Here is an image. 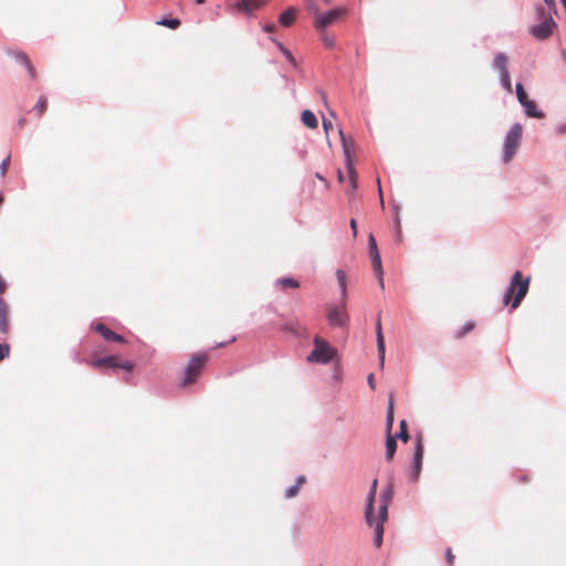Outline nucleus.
I'll return each mask as SVG.
<instances>
[{
	"mask_svg": "<svg viewBox=\"0 0 566 566\" xmlns=\"http://www.w3.org/2000/svg\"><path fill=\"white\" fill-rule=\"evenodd\" d=\"M336 277L340 287L342 302L338 305L329 306L327 318L332 326L344 327L348 321L345 303V297L347 296L346 274L342 269H338Z\"/></svg>",
	"mask_w": 566,
	"mask_h": 566,
	"instance_id": "obj_1",
	"label": "nucleus"
},
{
	"mask_svg": "<svg viewBox=\"0 0 566 566\" xmlns=\"http://www.w3.org/2000/svg\"><path fill=\"white\" fill-rule=\"evenodd\" d=\"M530 287V277L523 279L521 271H515L511 277L510 285L504 294L503 302L511 307L516 308L520 306L523 298L526 296Z\"/></svg>",
	"mask_w": 566,
	"mask_h": 566,
	"instance_id": "obj_2",
	"label": "nucleus"
},
{
	"mask_svg": "<svg viewBox=\"0 0 566 566\" xmlns=\"http://www.w3.org/2000/svg\"><path fill=\"white\" fill-rule=\"evenodd\" d=\"M522 124L514 123L504 137L502 155V159L504 163H510L512 158L516 155L522 140Z\"/></svg>",
	"mask_w": 566,
	"mask_h": 566,
	"instance_id": "obj_3",
	"label": "nucleus"
},
{
	"mask_svg": "<svg viewBox=\"0 0 566 566\" xmlns=\"http://www.w3.org/2000/svg\"><path fill=\"white\" fill-rule=\"evenodd\" d=\"M536 14L541 22L532 25L530 33L537 40L548 39L553 34L557 24L554 21L552 13L546 12V10L542 7L537 8Z\"/></svg>",
	"mask_w": 566,
	"mask_h": 566,
	"instance_id": "obj_4",
	"label": "nucleus"
},
{
	"mask_svg": "<svg viewBox=\"0 0 566 566\" xmlns=\"http://www.w3.org/2000/svg\"><path fill=\"white\" fill-rule=\"evenodd\" d=\"M335 354V349L326 340L316 336L314 338V349L307 356V361L325 365L334 359Z\"/></svg>",
	"mask_w": 566,
	"mask_h": 566,
	"instance_id": "obj_5",
	"label": "nucleus"
},
{
	"mask_svg": "<svg viewBox=\"0 0 566 566\" xmlns=\"http://www.w3.org/2000/svg\"><path fill=\"white\" fill-rule=\"evenodd\" d=\"M493 70L499 72V80L501 86L509 93H512L511 77L507 71V57L504 53L499 52L495 54L492 63Z\"/></svg>",
	"mask_w": 566,
	"mask_h": 566,
	"instance_id": "obj_6",
	"label": "nucleus"
},
{
	"mask_svg": "<svg viewBox=\"0 0 566 566\" xmlns=\"http://www.w3.org/2000/svg\"><path fill=\"white\" fill-rule=\"evenodd\" d=\"M340 143L343 147L344 158H345V166L349 176V181L353 189H356L357 187V180H358V174L354 167L353 161V153L350 148V144L347 140V137L345 136L344 132L342 129L338 130Z\"/></svg>",
	"mask_w": 566,
	"mask_h": 566,
	"instance_id": "obj_7",
	"label": "nucleus"
},
{
	"mask_svg": "<svg viewBox=\"0 0 566 566\" xmlns=\"http://www.w3.org/2000/svg\"><path fill=\"white\" fill-rule=\"evenodd\" d=\"M311 9L316 13L314 27L318 31H324L328 24L342 18L346 10L344 8H334L327 12L318 13V9L313 4Z\"/></svg>",
	"mask_w": 566,
	"mask_h": 566,
	"instance_id": "obj_8",
	"label": "nucleus"
},
{
	"mask_svg": "<svg viewBox=\"0 0 566 566\" xmlns=\"http://www.w3.org/2000/svg\"><path fill=\"white\" fill-rule=\"evenodd\" d=\"M207 359H208V356L206 354H197L190 358V360L186 367V370H185V377L181 381L182 386H188V385L195 382L196 376L202 369Z\"/></svg>",
	"mask_w": 566,
	"mask_h": 566,
	"instance_id": "obj_9",
	"label": "nucleus"
},
{
	"mask_svg": "<svg viewBox=\"0 0 566 566\" xmlns=\"http://www.w3.org/2000/svg\"><path fill=\"white\" fill-rule=\"evenodd\" d=\"M423 461V444L421 437H417L415 442L412 464L409 470L408 480L410 483H416L421 474Z\"/></svg>",
	"mask_w": 566,
	"mask_h": 566,
	"instance_id": "obj_10",
	"label": "nucleus"
},
{
	"mask_svg": "<svg viewBox=\"0 0 566 566\" xmlns=\"http://www.w3.org/2000/svg\"><path fill=\"white\" fill-rule=\"evenodd\" d=\"M377 484L378 481L375 479L369 488L366 497L365 521L370 527H373L375 522V501L377 494Z\"/></svg>",
	"mask_w": 566,
	"mask_h": 566,
	"instance_id": "obj_11",
	"label": "nucleus"
},
{
	"mask_svg": "<svg viewBox=\"0 0 566 566\" xmlns=\"http://www.w3.org/2000/svg\"><path fill=\"white\" fill-rule=\"evenodd\" d=\"M375 329H376V343H377L378 359H379L380 367L382 368L385 365L386 347H385V338H384L382 328H381L380 313L377 315Z\"/></svg>",
	"mask_w": 566,
	"mask_h": 566,
	"instance_id": "obj_12",
	"label": "nucleus"
},
{
	"mask_svg": "<svg viewBox=\"0 0 566 566\" xmlns=\"http://www.w3.org/2000/svg\"><path fill=\"white\" fill-rule=\"evenodd\" d=\"M9 308L3 298L0 297V333H9Z\"/></svg>",
	"mask_w": 566,
	"mask_h": 566,
	"instance_id": "obj_13",
	"label": "nucleus"
},
{
	"mask_svg": "<svg viewBox=\"0 0 566 566\" xmlns=\"http://www.w3.org/2000/svg\"><path fill=\"white\" fill-rule=\"evenodd\" d=\"M95 331L98 332L106 340L124 342V337L122 335H118L115 332L111 331L102 323H97L95 325Z\"/></svg>",
	"mask_w": 566,
	"mask_h": 566,
	"instance_id": "obj_14",
	"label": "nucleus"
},
{
	"mask_svg": "<svg viewBox=\"0 0 566 566\" xmlns=\"http://www.w3.org/2000/svg\"><path fill=\"white\" fill-rule=\"evenodd\" d=\"M262 4L263 0H239L235 3V8L244 11L247 14H252V11L260 8Z\"/></svg>",
	"mask_w": 566,
	"mask_h": 566,
	"instance_id": "obj_15",
	"label": "nucleus"
},
{
	"mask_svg": "<svg viewBox=\"0 0 566 566\" xmlns=\"http://www.w3.org/2000/svg\"><path fill=\"white\" fill-rule=\"evenodd\" d=\"M93 367L101 368V367H108V368H116L118 365V357L115 355L105 356L102 358H97L91 363Z\"/></svg>",
	"mask_w": 566,
	"mask_h": 566,
	"instance_id": "obj_16",
	"label": "nucleus"
},
{
	"mask_svg": "<svg viewBox=\"0 0 566 566\" xmlns=\"http://www.w3.org/2000/svg\"><path fill=\"white\" fill-rule=\"evenodd\" d=\"M522 107L524 108V113L527 117L531 118H544L545 114L544 112L537 109V106L534 101L530 99L522 104Z\"/></svg>",
	"mask_w": 566,
	"mask_h": 566,
	"instance_id": "obj_17",
	"label": "nucleus"
},
{
	"mask_svg": "<svg viewBox=\"0 0 566 566\" xmlns=\"http://www.w3.org/2000/svg\"><path fill=\"white\" fill-rule=\"evenodd\" d=\"M12 56L18 63L25 65L28 72L32 78L35 76V70L32 66V64H31L30 60L28 59V56L25 55V53H23L22 51H17V52L12 53Z\"/></svg>",
	"mask_w": 566,
	"mask_h": 566,
	"instance_id": "obj_18",
	"label": "nucleus"
},
{
	"mask_svg": "<svg viewBox=\"0 0 566 566\" xmlns=\"http://www.w3.org/2000/svg\"><path fill=\"white\" fill-rule=\"evenodd\" d=\"M395 421L394 401L392 396H389V401L386 411V434H391L392 426Z\"/></svg>",
	"mask_w": 566,
	"mask_h": 566,
	"instance_id": "obj_19",
	"label": "nucleus"
},
{
	"mask_svg": "<svg viewBox=\"0 0 566 566\" xmlns=\"http://www.w3.org/2000/svg\"><path fill=\"white\" fill-rule=\"evenodd\" d=\"M369 256H370L374 273H375L377 280L381 281V275H384V269H382V264H381L380 253L379 252L371 253V254H369Z\"/></svg>",
	"mask_w": 566,
	"mask_h": 566,
	"instance_id": "obj_20",
	"label": "nucleus"
},
{
	"mask_svg": "<svg viewBox=\"0 0 566 566\" xmlns=\"http://www.w3.org/2000/svg\"><path fill=\"white\" fill-rule=\"evenodd\" d=\"M301 119L302 123L308 128H316L318 126V122L315 114L310 109H305L302 112Z\"/></svg>",
	"mask_w": 566,
	"mask_h": 566,
	"instance_id": "obj_21",
	"label": "nucleus"
},
{
	"mask_svg": "<svg viewBox=\"0 0 566 566\" xmlns=\"http://www.w3.org/2000/svg\"><path fill=\"white\" fill-rule=\"evenodd\" d=\"M396 450H397L396 439L394 438V436L387 434V437H386V453H385L386 460L390 461L394 458Z\"/></svg>",
	"mask_w": 566,
	"mask_h": 566,
	"instance_id": "obj_22",
	"label": "nucleus"
},
{
	"mask_svg": "<svg viewBox=\"0 0 566 566\" xmlns=\"http://www.w3.org/2000/svg\"><path fill=\"white\" fill-rule=\"evenodd\" d=\"M305 482V476L304 475H300L297 476L296 479V483L289 486L285 492H284V495L286 499H291V497H294L297 495L298 493V490H300V486Z\"/></svg>",
	"mask_w": 566,
	"mask_h": 566,
	"instance_id": "obj_23",
	"label": "nucleus"
},
{
	"mask_svg": "<svg viewBox=\"0 0 566 566\" xmlns=\"http://www.w3.org/2000/svg\"><path fill=\"white\" fill-rule=\"evenodd\" d=\"M295 20V11L294 9H287L286 11L282 12L279 17V21L283 27L291 25Z\"/></svg>",
	"mask_w": 566,
	"mask_h": 566,
	"instance_id": "obj_24",
	"label": "nucleus"
},
{
	"mask_svg": "<svg viewBox=\"0 0 566 566\" xmlns=\"http://www.w3.org/2000/svg\"><path fill=\"white\" fill-rule=\"evenodd\" d=\"M394 497V485L389 483L386 489L380 493V504L389 505Z\"/></svg>",
	"mask_w": 566,
	"mask_h": 566,
	"instance_id": "obj_25",
	"label": "nucleus"
},
{
	"mask_svg": "<svg viewBox=\"0 0 566 566\" xmlns=\"http://www.w3.org/2000/svg\"><path fill=\"white\" fill-rule=\"evenodd\" d=\"M373 526L375 527L374 544L376 547H380L382 544L384 525L374 523Z\"/></svg>",
	"mask_w": 566,
	"mask_h": 566,
	"instance_id": "obj_26",
	"label": "nucleus"
},
{
	"mask_svg": "<svg viewBox=\"0 0 566 566\" xmlns=\"http://www.w3.org/2000/svg\"><path fill=\"white\" fill-rule=\"evenodd\" d=\"M276 285H281L282 287H292L296 289L300 286L298 281L293 277H282L275 281Z\"/></svg>",
	"mask_w": 566,
	"mask_h": 566,
	"instance_id": "obj_27",
	"label": "nucleus"
},
{
	"mask_svg": "<svg viewBox=\"0 0 566 566\" xmlns=\"http://www.w3.org/2000/svg\"><path fill=\"white\" fill-rule=\"evenodd\" d=\"M159 25L167 27L169 29H177L180 25L179 19L176 18H163L157 22Z\"/></svg>",
	"mask_w": 566,
	"mask_h": 566,
	"instance_id": "obj_28",
	"label": "nucleus"
},
{
	"mask_svg": "<svg viewBox=\"0 0 566 566\" xmlns=\"http://www.w3.org/2000/svg\"><path fill=\"white\" fill-rule=\"evenodd\" d=\"M272 41L276 44V46L279 48V50L283 53V55L286 57V60L292 64V65H296V61L293 56V54L291 53V51H289L281 42H277L275 41L274 39H272Z\"/></svg>",
	"mask_w": 566,
	"mask_h": 566,
	"instance_id": "obj_29",
	"label": "nucleus"
},
{
	"mask_svg": "<svg viewBox=\"0 0 566 566\" xmlns=\"http://www.w3.org/2000/svg\"><path fill=\"white\" fill-rule=\"evenodd\" d=\"M395 439H400L403 442H407L410 438L408 430H407V422L405 420L400 421V430L396 433L394 437Z\"/></svg>",
	"mask_w": 566,
	"mask_h": 566,
	"instance_id": "obj_30",
	"label": "nucleus"
},
{
	"mask_svg": "<svg viewBox=\"0 0 566 566\" xmlns=\"http://www.w3.org/2000/svg\"><path fill=\"white\" fill-rule=\"evenodd\" d=\"M515 93H516L517 101H518V103H520L521 105H522L523 103H525V102L530 101V99L527 98V94H526V92H525V90H524V87H523V85H522L521 83H517V84L515 85Z\"/></svg>",
	"mask_w": 566,
	"mask_h": 566,
	"instance_id": "obj_31",
	"label": "nucleus"
},
{
	"mask_svg": "<svg viewBox=\"0 0 566 566\" xmlns=\"http://www.w3.org/2000/svg\"><path fill=\"white\" fill-rule=\"evenodd\" d=\"M388 507H389V505H386V504H380L379 505V509H378V522L376 524L384 525V523L387 521V518H388Z\"/></svg>",
	"mask_w": 566,
	"mask_h": 566,
	"instance_id": "obj_32",
	"label": "nucleus"
},
{
	"mask_svg": "<svg viewBox=\"0 0 566 566\" xmlns=\"http://www.w3.org/2000/svg\"><path fill=\"white\" fill-rule=\"evenodd\" d=\"M474 328L473 322H467L459 331L455 332V338H462L465 334L471 332Z\"/></svg>",
	"mask_w": 566,
	"mask_h": 566,
	"instance_id": "obj_33",
	"label": "nucleus"
},
{
	"mask_svg": "<svg viewBox=\"0 0 566 566\" xmlns=\"http://www.w3.org/2000/svg\"><path fill=\"white\" fill-rule=\"evenodd\" d=\"M396 210V217H395V231H396V239L400 240L401 237V228H400V217H399V207L395 206Z\"/></svg>",
	"mask_w": 566,
	"mask_h": 566,
	"instance_id": "obj_34",
	"label": "nucleus"
},
{
	"mask_svg": "<svg viewBox=\"0 0 566 566\" xmlns=\"http://www.w3.org/2000/svg\"><path fill=\"white\" fill-rule=\"evenodd\" d=\"M368 251H369V254L379 252L377 243H376V239H375L374 234H371V233L368 237Z\"/></svg>",
	"mask_w": 566,
	"mask_h": 566,
	"instance_id": "obj_35",
	"label": "nucleus"
},
{
	"mask_svg": "<svg viewBox=\"0 0 566 566\" xmlns=\"http://www.w3.org/2000/svg\"><path fill=\"white\" fill-rule=\"evenodd\" d=\"M46 98L45 97H40L34 109L38 111L39 113H42L45 108H46Z\"/></svg>",
	"mask_w": 566,
	"mask_h": 566,
	"instance_id": "obj_36",
	"label": "nucleus"
},
{
	"mask_svg": "<svg viewBox=\"0 0 566 566\" xmlns=\"http://www.w3.org/2000/svg\"><path fill=\"white\" fill-rule=\"evenodd\" d=\"M10 354V347L8 344L0 343V360L7 358Z\"/></svg>",
	"mask_w": 566,
	"mask_h": 566,
	"instance_id": "obj_37",
	"label": "nucleus"
},
{
	"mask_svg": "<svg viewBox=\"0 0 566 566\" xmlns=\"http://www.w3.org/2000/svg\"><path fill=\"white\" fill-rule=\"evenodd\" d=\"M116 368H120V369H124V370H126L127 373H129V371H132V370H133V368H134V364H133L132 361H128V360H126V361H122V363L118 360V365H117V367H116Z\"/></svg>",
	"mask_w": 566,
	"mask_h": 566,
	"instance_id": "obj_38",
	"label": "nucleus"
},
{
	"mask_svg": "<svg viewBox=\"0 0 566 566\" xmlns=\"http://www.w3.org/2000/svg\"><path fill=\"white\" fill-rule=\"evenodd\" d=\"M9 164H10V156H8L7 158H4L1 164H0V174L1 176H4L8 171V167H9Z\"/></svg>",
	"mask_w": 566,
	"mask_h": 566,
	"instance_id": "obj_39",
	"label": "nucleus"
},
{
	"mask_svg": "<svg viewBox=\"0 0 566 566\" xmlns=\"http://www.w3.org/2000/svg\"><path fill=\"white\" fill-rule=\"evenodd\" d=\"M544 2L547 6V12H551L552 14L557 12L555 0H544Z\"/></svg>",
	"mask_w": 566,
	"mask_h": 566,
	"instance_id": "obj_40",
	"label": "nucleus"
},
{
	"mask_svg": "<svg viewBox=\"0 0 566 566\" xmlns=\"http://www.w3.org/2000/svg\"><path fill=\"white\" fill-rule=\"evenodd\" d=\"M446 559L449 565H452L454 563V555L452 554L450 548L447 549Z\"/></svg>",
	"mask_w": 566,
	"mask_h": 566,
	"instance_id": "obj_41",
	"label": "nucleus"
},
{
	"mask_svg": "<svg viewBox=\"0 0 566 566\" xmlns=\"http://www.w3.org/2000/svg\"><path fill=\"white\" fill-rule=\"evenodd\" d=\"M556 133H557L558 135H564V134H566V124L558 125V126L556 127Z\"/></svg>",
	"mask_w": 566,
	"mask_h": 566,
	"instance_id": "obj_42",
	"label": "nucleus"
},
{
	"mask_svg": "<svg viewBox=\"0 0 566 566\" xmlns=\"http://www.w3.org/2000/svg\"><path fill=\"white\" fill-rule=\"evenodd\" d=\"M324 42L329 48L335 45V40L333 38H329V36H324Z\"/></svg>",
	"mask_w": 566,
	"mask_h": 566,
	"instance_id": "obj_43",
	"label": "nucleus"
},
{
	"mask_svg": "<svg viewBox=\"0 0 566 566\" xmlns=\"http://www.w3.org/2000/svg\"><path fill=\"white\" fill-rule=\"evenodd\" d=\"M332 126H333L332 122H329V120H327V119L323 118V128H324V130H325L326 133L328 132V129H329V128H332Z\"/></svg>",
	"mask_w": 566,
	"mask_h": 566,
	"instance_id": "obj_44",
	"label": "nucleus"
},
{
	"mask_svg": "<svg viewBox=\"0 0 566 566\" xmlns=\"http://www.w3.org/2000/svg\"><path fill=\"white\" fill-rule=\"evenodd\" d=\"M263 30L266 33H272L275 30V25L274 24H265V25H263Z\"/></svg>",
	"mask_w": 566,
	"mask_h": 566,
	"instance_id": "obj_45",
	"label": "nucleus"
},
{
	"mask_svg": "<svg viewBox=\"0 0 566 566\" xmlns=\"http://www.w3.org/2000/svg\"><path fill=\"white\" fill-rule=\"evenodd\" d=\"M367 381H368V385L371 389H375V380H374V375L370 374L367 378Z\"/></svg>",
	"mask_w": 566,
	"mask_h": 566,
	"instance_id": "obj_46",
	"label": "nucleus"
},
{
	"mask_svg": "<svg viewBox=\"0 0 566 566\" xmlns=\"http://www.w3.org/2000/svg\"><path fill=\"white\" fill-rule=\"evenodd\" d=\"M350 228L353 230V235L356 237L357 229H356V221L354 219L350 220Z\"/></svg>",
	"mask_w": 566,
	"mask_h": 566,
	"instance_id": "obj_47",
	"label": "nucleus"
},
{
	"mask_svg": "<svg viewBox=\"0 0 566 566\" xmlns=\"http://www.w3.org/2000/svg\"><path fill=\"white\" fill-rule=\"evenodd\" d=\"M377 182H378V191H379V196H380V203H381V206L384 207L382 190H381V188H380V181H379V179L377 180Z\"/></svg>",
	"mask_w": 566,
	"mask_h": 566,
	"instance_id": "obj_48",
	"label": "nucleus"
},
{
	"mask_svg": "<svg viewBox=\"0 0 566 566\" xmlns=\"http://www.w3.org/2000/svg\"><path fill=\"white\" fill-rule=\"evenodd\" d=\"M4 286H6V285H4V282H3V280L0 277V294H2V293H3V291H4Z\"/></svg>",
	"mask_w": 566,
	"mask_h": 566,
	"instance_id": "obj_49",
	"label": "nucleus"
},
{
	"mask_svg": "<svg viewBox=\"0 0 566 566\" xmlns=\"http://www.w3.org/2000/svg\"><path fill=\"white\" fill-rule=\"evenodd\" d=\"M284 328L290 332H294V327L292 324H285Z\"/></svg>",
	"mask_w": 566,
	"mask_h": 566,
	"instance_id": "obj_50",
	"label": "nucleus"
},
{
	"mask_svg": "<svg viewBox=\"0 0 566 566\" xmlns=\"http://www.w3.org/2000/svg\"><path fill=\"white\" fill-rule=\"evenodd\" d=\"M378 286H380L381 290L385 289L384 275H381V281H378Z\"/></svg>",
	"mask_w": 566,
	"mask_h": 566,
	"instance_id": "obj_51",
	"label": "nucleus"
},
{
	"mask_svg": "<svg viewBox=\"0 0 566 566\" xmlns=\"http://www.w3.org/2000/svg\"><path fill=\"white\" fill-rule=\"evenodd\" d=\"M315 177H316V178H318V179H321V180H323V176H322L319 172H316V174H315Z\"/></svg>",
	"mask_w": 566,
	"mask_h": 566,
	"instance_id": "obj_52",
	"label": "nucleus"
},
{
	"mask_svg": "<svg viewBox=\"0 0 566 566\" xmlns=\"http://www.w3.org/2000/svg\"><path fill=\"white\" fill-rule=\"evenodd\" d=\"M325 4H331L333 0H323Z\"/></svg>",
	"mask_w": 566,
	"mask_h": 566,
	"instance_id": "obj_53",
	"label": "nucleus"
},
{
	"mask_svg": "<svg viewBox=\"0 0 566 566\" xmlns=\"http://www.w3.org/2000/svg\"><path fill=\"white\" fill-rule=\"evenodd\" d=\"M226 345V343H219L217 344V347H223Z\"/></svg>",
	"mask_w": 566,
	"mask_h": 566,
	"instance_id": "obj_54",
	"label": "nucleus"
},
{
	"mask_svg": "<svg viewBox=\"0 0 566 566\" xmlns=\"http://www.w3.org/2000/svg\"><path fill=\"white\" fill-rule=\"evenodd\" d=\"M197 3L201 4L205 2V0H195Z\"/></svg>",
	"mask_w": 566,
	"mask_h": 566,
	"instance_id": "obj_55",
	"label": "nucleus"
},
{
	"mask_svg": "<svg viewBox=\"0 0 566 566\" xmlns=\"http://www.w3.org/2000/svg\"><path fill=\"white\" fill-rule=\"evenodd\" d=\"M2 200H3V198H2V196L0 195V203L2 202Z\"/></svg>",
	"mask_w": 566,
	"mask_h": 566,
	"instance_id": "obj_56",
	"label": "nucleus"
}]
</instances>
